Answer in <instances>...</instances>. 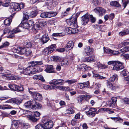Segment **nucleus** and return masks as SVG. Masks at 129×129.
Instances as JSON below:
<instances>
[{
	"instance_id": "obj_1",
	"label": "nucleus",
	"mask_w": 129,
	"mask_h": 129,
	"mask_svg": "<svg viewBox=\"0 0 129 129\" xmlns=\"http://www.w3.org/2000/svg\"><path fill=\"white\" fill-rule=\"evenodd\" d=\"M78 16L77 14H74L72 15L71 18L67 20V23L68 25L71 26L72 27L74 28L72 29L71 27L67 28L66 30L67 33L69 34H74L77 32L76 31L77 29H75V28L78 27L77 25V20Z\"/></svg>"
},
{
	"instance_id": "obj_2",
	"label": "nucleus",
	"mask_w": 129,
	"mask_h": 129,
	"mask_svg": "<svg viewBox=\"0 0 129 129\" xmlns=\"http://www.w3.org/2000/svg\"><path fill=\"white\" fill-rule=\"evenodd\" d=\"M42 122L44 124L45 129H49L53 126L52 122L46 117L43 118L42 120Z\"/></svg>"
},
{
	"instance_id": "obj_3",
	"label": "nucleus",
	"mask_w": 129,
	"mask_h": 129,
	"mask_svg": "<svg viewBox=\"0 0 129 129\" xmlns=\"http://www.w3.org/2000/svg\"><path fill=\"white\" fill-rule=\"evenodd\" d=\"M11 8L10 9V11L11 12L13 11H18L20 10L21 9L24 8V3H21L19 4L17 3H13L12 5Z\"/></svg>"
},
{
	"instance_id": "obj_4",
	"label": "nucleus",
	"mask_w": 129,
	"mask_h": 129,
	"mask_svg": "<svg viewBox=\"0 0 129 129\" xmlns=\"http://www.w3.org/2000/svg\"><path fill=\"white\" fill-rule=\"evenodd\" d=\"M57 14L55 12H45L41 14L40 16L43 18H50L55 16Z\"/></svg>"
},
{
	"instance_id": "obj_5",
	"label": "nucleus",
	"mask_w": 129,
	"mask_h": 129,
	"mask_svg": "<svg viewBox=\"0 0 129 129\" xmlns=\"http://www.w3.org/2000/svg\"><path fill=\"white\" fill-rule=\"evenodd\" d=\"M40 115V113L37 111L34 112V114L31 115H27L26 117L30 121L35 122L37 121L38 119L35 117H39Z\"/></svg>"
},
{
	"instance_id": "obj_6",
	"label": "nucleus",
	"mask_w": 129,
	"mask_h": 129,
	"mask_svg": "<svg viewBox=\"0 0 129 129\" xmlns=\"http://www.w3.org/2000/svg\"><path fill=\"white\" fill-rule=\"evenodd\" d=\"M55 45H52L48 47L45 48L43 50V53L45 55L50 54L55 50Z\"/></svg>"
},
{
	"instance_id": "obj_7",
	"label": "nucleus",
	"mask_w": 129,
	"mask_h": 129,
	"mask_svg": "<svg viewBox=\"0 0 129 129\" xmlns=\"http://www.w3.org/2000/svg\"><path fill=\"white\" fill-rule=\"evenodd\" d=\"M64 80L61 79H53L50 81L49 82L50 84H52L54 85H62Z\"/></svg>"
},
{
	"instance_id": "obj_8",
	"label": "nucleus",
	"mask_w": 129,
	"mask_h": 129,
	"mask_svg": "<svg viewBox=\"0 0 129 129\" xmlns=\"http://www.w3.org/2000/svg\"><path fill=\"white\" fill-rule=\"evenodd\" d=\"M94 11L97 13H98L99 15H102L104 14L106 10L103 8L100 7H97L94 10Z\"/></svg>"
},
{
	"instance_id": "obj_9",
	"label": "nucleus",
	"mask_w": 129,
	"mask_h": 129,
	"mask_svg": "<svg viewBox=\"0 0 129 129\" xmlns=\"http://www.w3.org/2000/svg\"><path fill=\"white\" fill-rule=\"evenodd\" d=\"M123 68L124 67L122 66V63L119 61H117L114 66L113 69L118 71Z\"/></svg>"
},
{
	"instance_id": "obj_10",
	"label": "nucleus",
	"mask_w": 129,
	"mask_h": 129,
	"mask_svg": "<svg viewBox=\"0 0 129 129\" xmlns=\"http://www.w3.org/2000/svg\"><path fill=\"white\" fill-rule=\"evenodd\" d=\"M96 110L95 108H90L88 111L86 112V114L88 116L90 117H93L95 115V112L96 111Z\"/></svg>"
},
{
	"instance_id": "obj_11",
	"label": "nucleus",
	"mask_w": 129,
	"mask_h": 129,
	"mask_svg": "<svg viewBox=\"0 0 129 129\" xmlns=\"http://www.w3.org/2000/svg\"><path fill=\"white\" fill-rule=\"evenodd\" d=\"M26 49L25 47H20L17 48V49L16 48L14 51V52L20 54H24L25 52Z\"/></svg>"
},
{
	"instance_id": "obj_12",
	"label": "nucleus",
	"mask_w": 129,
	"mask_h": 129,
	"mask_svg": "<svg viewBox=\"0 0 129 129\" xmlns=\"http://www.w3.org/2000/svg\"><path fill=\"white\" fill-rule=\"evenodd\" d=\"M107 86L109 88L112 90H115L117 89L119 87L118 84H116L112 83L108 81Z\"/></svg>"
},
{
	"instance_id": "obj_13",
	"label": "nucleus",
	"mask_w": 129,
	"mask_h": 129,
	"mask_svg": "<svg viewBox=\"0 0 129 129\" xmlns=\"http://www.w3.org/2000/svg\"><path fill=\"white\" fill-rule=\"evenodd\" d=\"M93 50L90 48L89 46H87L85 49L83 53V55L85 56L89 55L93 52Z\"/></svg>"
},
{
	"instance_id": "obj_14",
	"label": "nucleus",
	"mask_w": 129,
	"mask_h": 129,
	"mask_svg": "<svg viewBox=\"0 0 129 129\" xmlns=\"http://www.w3.org/2000/svg\"><path fill=\"white\" fill-rule=\"evenodd\" d=\"M82 24V25H86L89 21V16L87 14H86L83 16L81 18Z\"/></svg>"
},
{
	"instance_id": "obj_15",
	"label": "nucleus",
	"mask_w": 129,
	"mask_h": 129,
	"mask_svg": "<svg viewBox=\"0 0 129 129\" xmlns=\"http://www.w3.org/2000/svg\"><path fill=\"white\" fill-rule=\"evenodd\" d=\"M74 43L72 41H69L66 44L65 48L66 49V51L70 50L72 49L74 47Z\"/></svg>"
},
{
	"instance_id": "obj_16",
	"label": "nucleus",
	"mask_w": 129,
	"mask_h": 129,
	"mask_svg": "<svg viewBox=\"0 0 129 129\" xmlns=\"http://www.w3.org/2000/svg\"><path fill=\"white\" fill-rule=\"evenodd\" d=\"M49 40V38L48 35L46 34H44L41 39H39L41 42V44H43L46 43Z\"/></svg>"
},
{
	"instance_id": "obj_17",
	"label": "nucleus",
	"mask_w": 129,
	"mask_h": 129,
	"mask_svg": "<svg viewBox=\"0 0 129 129\" xmlns=\"http://www.w3.org/2000/svg\"><path fill=\"white\" fill-rule=\"evenodd\" d=\"M43 63L42 61H33L30 62L29 66L31 68L34 67L38 65H41L43 64Z\"/></svg>"
},
{
	"instance_id": "obj_18",
	"label": "nucleus",
	"mask_w": 129,
	"mask_h": 129,
	"mask_svg": "<svg viewBox=\"0 0 129 129\" xmlns=\"http://www.w3.org/2000/svg\"><path fill=\"white\" fill-rule=\"evenodd\" d=\"M35 100H31L25 103L24 105V106L26 108H30L31 109L33 105H34V103H35Z\"/></svg>"
},
{
	"instance_id": "obj_19",
	"label": "nucleus",
	"mask_w": 129,
	"mask_h": 129,
	"mask_svg": "<svg viewBox=\"0 0 129 129\" xmlns=\"http://www.w3.org/2000/svg\"><path fill=\"white\" fill-rule=\"evenodd\" d=\"M104 52L105 53H111L113 55H118L119 53L118 51H115L112 50L111 49H105V47L104 48Z\"/></svg>"
},
{
	"instance_id": "obj_20",
	"label": "nucleus",
	"mask_w": 129,
	"mask_h": 129,
	"mask_svg": "<svg viewBox=\"0 0 129 129\" xmlns=\"http://www.w3.org/2000/svg\"><path fill=\"white\" fill-rule=\"evenodd\" d=\"M2 77L4 79H5L14 80L15 79V78L12 76L11 74L7 73L2 75Z\"/></svg>"
},
{
	"instance_id": "obj_21",
	"label": "nucleus",
	"mask_w": 129,
	"mask_h": 129,
	"mask_svg": "<svg viewBox=\"0 0 129 129\" xmlns=\"http://www.w3.org/2000/svg\"><path fill=\"white\" fill-rule=\"evenodd\" d=\"M94 58L95 56H90L88 57L83 58V60L84 62H94Z\"/></svg>"
},
{
	"instance_id": "obj_22",
	"label": "nucleus",
	"mask_w": 129,
	"mask_h": 129,
	"mask_svg": "<svg viewBox=\"0 0 129 129\" xmlns=\"http://www.w3.org/2000/svg\"><path fill=\"white\" fill-rule=\"evenodd\" d=\"M33 96L34 99V100L41 101L43 99V97L42 95L37 92Z\"/></svg>"
},
{
	"instance_id": "obj_23",
	"label": "nucleus",
	"mask_w": 129,
	"mask_h": 129,
	"mask_svg": "<svg viewBox=\"0 0 129 129\" xmlns=\"http://www.w3.org/2000/svg\"><path fill=\"white\" fill-rule=\"evenodd\" d=\"M35 103H34V105H33L31 107V109L34 110H36L37 109H41L42 107L41 105L37 102L35 100Z\"/></svg>"
},
{
	"instance_id": "obj_24",
	"label": "nucleus",
	"mask_w": 129,
	"mask_h": 129,
	"mask_svg": "<svg viewBox=\"0 0 129 129\" xmlns=\"http://www.w3.org/2000/svg\"><path fill=\"white\" fill-rule=\"evenodd\" d=\"M31 68L29 66L27 68L24 69L22 72V74H23L26 75H29L31 74V71H30Z\"/></svg>"
},
{
	"instance_id": "obj_25",
	"label": "nucleus",
	"mask_w": 129,
	"mask_h": 129,
	"mask_svg": "<svg viewBox=\"0 0 129 129\" xmlns=\"http://www.w3.org/2000/svg\"><path fill=\"white\" fill-rule=\"evenodd\" d=\"M45 70L48 73L54 72L53 67L52 65H48Z\"/></svg>"
},
{
	"instance_id": "obj_26",
	"label": "nucleus",
	"mask_w": 129,
	"mask_h": 129,
	"mask_svg": "<svg viewBox=\"0 0 129 129\" xmlns=\"http://www.w3.org/2000/svg\"><path fill=\"white\" fill-rule=\"evenodd\" d=\"M27 21H25V20H22V21L21 22L22 23L21 26L23 28L27 29L29 27L27 22Z\"/></svg>"
},
{
	"instance_id": "obj_27",
	"label": "nucleus",
	"mask_w": 129,
	"mask_h": 129,
	"mask_svg": "<svg viewBox=\"0 0 129 129\" xmlns=\"http://www.w3.org/2000/svg\"><path fill=\"white\" fill-rule=\"evenodd\" d=\"M20 123V122L19 121L14 120L12 122L11 126L16 129L18 127V125Z\"/></svg>"
},
{
	"instance_id": "obj_28",
	"label": "nucleus",
	"mask_w": 129,
	"mask_h": 129,
	"mask_svg": "<svg viewBox=\"0 0 129 129\" xmlns=\"http://www.w3.org/2000/svg\"><path fill=\"white\" fill-rule=\"evenodd\" d=\"M106 104L107 106L110 107H115L116 106L115 102H113L112 101H108L106 102Z\"/></svg>"
},
{
	"instance_id": "obj_29",
	"label": "nucleus",
	"mask_w": 129,
	"mask_h": 129,
	"mask_svg": "<svg viewBox=\"0 0 129 129\" xmlns=\"http://www.w3.org/2000/svg\"><path fill=\"white\" fill-rule=\"evenodd\" d=\"M43 70L42 69L40 70H38L36 68L34 67H32L30 69V71H31V74H33L38 72H40L42 71Z\"/></svg>"
},
{
	"instance_id": "obj_30",
	"label": "nucleus",
	"mask_w": 129,
	"mask_h": 129,
	"mask_svg": "<svg viewBox=\"0 0 129 129\" xmlns=\"http://www.w3.org/2000/svg\"><path fill=\"white\" fill-rule=\"evenodd\" d=\"M64 35L65 34L63 33H54L52 34V36L56 37L58 36L59 37H61L64 36Z\"/></svg>"
},
{
	"instance_id": "obj_31",
	"label": "nucleus",
	"mask_w": 129,
	"mask_h": 129,
	"mask_svg": "<svg viewBox=\"0 0 129 129\" xmlns=\"http://www.w3.org/2000/svg\"><path fill=\"white\" fill-rule=\"evenodd\" d=\"M86 97H87L86 95H81L77 97V99L79 102L80 103Z\"/></svg>"
},
{
	"instance_id": "obj_32",
	"label": "nucleus",
	"mask_w": 129,
	"mask_h": 129,
	"mask_svg": "<svg viewBox=\"0 0 129 129\" xmlns=\"http://www.w3.org/2000/svg\"><path fill=\"white\" fill-rule=\"evenodd\" d=\"M97 66L99 68L101 69H105L108 68L107 65L101 64L99 62L97 63Z\"/></svg>"
},
{
	"instance_id": "obj_33",
	"label": "nucleus",
	"mask_w": 129,
	"mask_h": 129,
	"mask_svg": "<svg viewBox=\"0 0 129 129\" xmlns=\"http://www.w3.org/2000/svg\"><path fill=\"white\" fill-rule=\"evenodd\" d=\"M36 90V89H35L31 88H28L29 92L30 94L33 96L37 92L35 91Z\"/></svg>"
},
{
	"instance_id": "obj_34",
	"label": "nucleus",
	"mask_w": 129,
	"mask_h": 129,
	"mask_svg": "<svg viewBox=\"0 0 129 129\" xmlns=\"http://www.w3.org/2000/svg\"><path fill=\"white\" fill-rule=\"evenodd\" d=\"M44 124L39 123L35 126L36 129H45Z\"/></svg>"
},
{
	"instance_id": "obj_35",
	"label": "nucleus",
	"mask_w": 129,
	"mask_h": 129,
	"mask_svg": "<svg viewBox=\"0 0 129 129\" xmlns=\"http://www.w3.org/2000/svg\"><path fill=\"white\" fill-rule=\"evenodd\" d=\"M118 79V76L116 75H115L110 78L109 80L110 81L113 82L114 81H117Z\"/></svg>"
},
{
	"instance_id": "obj_36",
	"label": "nucleus",
	"mask_w": 129,
	"mask_h": 129,
	"mask_svg": "<svg viewBox=\"0 0 129 129\" xmlns=\"http://www.w3.org/2000/svg\"><path fill=\"white\" fill-rule=\"evenodd\" d=\"M12 20L11 19L9 18L5 19L4 21V23L6 26H9Z\"/></svg>"
},
{
	"instance_id": "obj_37",
	"label": "nucleus",
	"mask_w": 129,
	"mask_h": 129,
	"mask_svg": "<svg viewBox=\"0 0 129 129\" xmlns=\"http://www.w3.org/2000/svg\"><path fill=\"white\" fill-rule=\"evenodd\" d=\"M110 5L111 6L116 7H119L120 6L118 2L117 1H113L110 3Z\"/></svg>"
},
{
	"instance_id": "obj_38",
	"label": "nucleus",
	"mask_w": 129,
	"mask_h": 129,
	"mask_svg": "<svg viewBox=\"0 0 129 129\" xmlns=\"http://www.w3.org/2000/svg\"><path fill=\"white\" fill-rule=\"evenodd\" d=\"M23 17L22 20H25V21H27L29 17L28 15L27 12H23Z\"/></svg>"
},
{
	"instance_id": "obj_39",
	"label": "nucleus",
	"mask_w": 129,
	"mask_h": 129,
	"mask_svg": "<svg viewBox=\"0 0 129 129\" xmlns=\"http://www.w3.org/2000/svg\"><path fill=\"white\" fill-rule=\"evenodd\" d=\"M121 74L124 76H129V73L126 69L123 70L121 72Z\"/></svg>"
},
{
	"instance_id": "obj_40",
	"label": "nucleus",
	"mask_w": 129,
	"mask_h": 129,
	"mask_svg": "<svg viewBox=\"0 0 129 129\" xmlns=\"http://www.w3.org/2000/svg\"><path fill=\"white\" fill-rule=\"evenodd\" d=\"M20 31V30L18 28H16L12 30V31H9V33L10 34H14Z\"/></svg>"
},
{
	"instance_id": "obj_41",
	"label": "nucleus",
	"mask_w": 129,
	"mask_h": 129,
	"mask_svg": "<svg viewBox=\"0 0 129 129\" xmlns=\"http://www.w3.org/2000/svg\"><path fill=\"white\" fill-rule=\"evenodd\" d=\"M8 86L9 88L12 90L16 91V87H17V85L14 84H11L9 85Z\"/></svg>"
},
{
	"instance_id": "obj_42",
	"label": "nucleus",
	"mask_w": 129,
	"mask_h": 129,
	"mask_svg": "<svg viewBox=\"0 0 129 129\" xmlns=\"http://www.w3.org/2000/svg\"><path fill=\"white\" fill-rule=\"evenodd\" d=\"M111 118L114 120L115 122L118 121L121 122L123 121V119L120 117H111Z\"/></svg>"
},
{
	"instance_id": "obj_43",
	"label": "nucleus",
	"mask_w": 129,
	"mask_h": 129,
	"mask_svg": "<svg viewBox=\"0 0 129 129\" xmlns=\"http://www.w3.org/2000/svg\"><path fill=\"white\" fill-rule=\"evenodd\" d=\"M120 51L122 52H125L129 51V46L124 47L120 49Z\"/></svg>"
},
{
	"instance_id": "obj_44",
	"label": "nucleus",
	"mask_w": 129,
	"mask_h": 129,
	"mask_svg": "<svg viewBox=\"0 0 129 129\" xmlns=\"http://www.w3.org/2000/svg\"><path fill=\"white\" fill-rule=\"evenodd\" d=\"M60 88V90L69 91H70V88L68 86H61Z\"/></svg>"
},
{
	"instance_id": "obj_45",
	"label": "nucleus",
	"mask_w": 129,
	"mask_h": 129,
	"mask_svg": "<svg viewBox=\"0 0 129 129\" xmlns=\"http://www.w3.org/2000/svg\"><path fill=\"white\" fill-rule=\"evenodd\" d=\"M111 110V109L108 108H102L99 110V112H103L104 111L105 112L109 111Z\"/></svg>"
},
{
	"instance_id": "obj_46",
	"label": "nucleus",
	"mask_w": 129,
	"mask_h": 129,
	"mask_svg": "<svg viewBox=\"0 0 129 129\" xmlns=\"http://www.w3.org/2000/svg\"><path fill=\"white\" fill-rule=\"evenodd\" d=\"M78 123L77 120L76 119L74 118L71 121V124L73 126L76 125Z\"/></svg>"
},
{
	"instance_id": "obj_47",
	"label": "nucleus",
	"mask_w": 129,
	"mask_h": 129,
	"mask_svg": "<svg viewBox=\"0 0 129 129\" xmlns=\"http://www.w3.org/2000/svg\"><path fill=\"white\" fill-rule=\"evenodd\" d=\"M38 12L36 11H33L30 12V16L31 17H35L37 15Z\"/></svg>"
},
{
	"instance_id": "obj_48",
	"label": "nucleus",
	"mask_w": 129,
	"mask_h": 129,
	"mask_svg": "<svg viewBox=\"0 0 129 129\" xmlns=\"http://www.w3.org/2000/svg\"><path fill=\"white\" fill-rule=\"evenodd\" d=\"M24 46L26 48H30L32 46L31 43L29 42H25L24 44Z\"/></svg>"
},
{
	"instance_id": "obj_49",
	"label": "nucleus",
	"mask_w": 129,
	"mask_h": 129,
	"mask_svg": "<svg viewBox=\"0 0 129 129\" xmlns=\"http://www.w3.org/2000/svg\"><path fill=\"white\" fill-rule=\"evenodd\" d=\"M23 90V88L22 85H17L16 87V90L18 91H22Z\"/></svg>"
},
{
	"instance_id": "obj_50",
	"label": "nucleus",
	"mask_w": 129,
	"mask_h": 129,
	"mask_svg": "<svg viewBox=\"0 0 129 129\" xmlns=\"http://www.w3.org/2000/svg\"><path fill=\"white\" fill-rule=\"evenodd\" d=\"M76 82V81L75 79L68 80L65 81L66 82L68 83L69 85L71 84Z\"/></svg>"
},
{
	"instance_id": "obj_51",
	"label": "nucleus",
	"mask_w": 129,
	"mask_h": 129,
	"mask_svg": "<svg viewBox=\"0 0 129 129\" xmlns=\"http://www.w3.org/2000/svg\"><path fill=\"white\" fill-rule=\"evenodd\" d=\"M12 108V107L10 105H3L2 110L11 109Z\"/></svg>"
},
{
	"instance_id": "obj_52",
	"label": "nucleus",
	"mask_w": 129,
	"mask_h": 129,
	"mask_svg": "<svg viewBox=\"0 0 129 129\" xmlns=\"http://www.w3.org/2000/svg\"><path fill=\"white\" fill-rule=\"evenodd\" d=\"M24 55L26 56L29 55L31 53V50L29 48H26Z\"/></svg>"
},
{
	"instance_id": "obj_53",
	"label": "nucleus",
	"mask_w": 129,
	"mask_h": 129,
	"mask_svg": "<svg viewBox=\"0 0 129 129\" xmlns=\"http://www.w3.org/2000/svg\"><path fill=\"white\" fill-rule=\"evenodd\" d=\"M52 58L53 60L56 62H57L60 60V57L57 56H53Z\"/></svg>"
},
{
	"instance_id": "obj_54",
	"label": "nucleus",
	"mask_w": 129,
	"mask_h": 129,
	"mask_svg": "<svg viewBox=\"0 0 129 129\" xmlns=\"http://www.w3.org/2000/svg\"><path fill=\"white\" fill-rule=\"evenodd\" d=\"M120 56L123 57L125 59H127L129 58V54H126L125 53H122L121 54Z\"/></svg>"
},
{
	"instance_id": "obj_55",
	"label": "nucleus",
	"mask_w": 129,
	"mask_h": 129,
	"mask_svg": "<svg viewBox=\"0 0 129 129\" xmlns=\"http://www.w3.org/2000/svg\"><path fill=\"white\" fill-rule=\"evenodd\" d=\"M91 1L94 4L95 6L99 5L100 3V1L99 0H92Z\"/></svg>"
},
{
	"instance_id": "obj_56",
	"label": "nucleus",
	"mask_w": 129,
	"mask_h": 129,
	"mask_svg": "<svg viewBox=\"0 0 129 129\" xmlns=\"http://www.w3.org/2000/svg\"><path fill=\"white\" fill-rule=\"evenodd\" d=\"M10 0H7V2L3 4L2 6L5 7H8L9 5V4L10 2Z\"/></svg>"
},
{
	"instance_id": "obj_57",
	"label": "nucleus",
	"mask_w": 129,
	"mask_h": 129,
	"mask_svg": "<svg viewBox=\"0 0 129 129\" xmlns=\"http://www.w3.org/2000/svg\"><path fill=\"white\" fill-rule=\"evenodd\" d=\"M90 18L91 22L92 23L94 22L96 20V18L94 17L92 15H90Z\"/></svg>"
},
{
	"instance_id": "obj_58",
	"label": "nucleus",
	"mask_w": 129,
	"mask_h": 129,
	"mask_svg": "<svg viewBox=\"0 0 129 129\" xmlns=\"http://www.w3.org/2000/svg\"><path fill=\"white\" fill-rule=\"evenodd\" d=\"M67 113L68 114H72L74 113V111L72 109L70 108L68 109L67 111Z\"/></svg>"
},
{
	"instance_id": "obj_59",
	"label": "nucleus",
	"mask_w": 129,
	"mask_h": 129,
	"mask_svg": "<svg viewBox=\"0 0 129 129\" xmlns=\"http://www.w3.org/2000/svg\"><path fill=\"white\" fill-rule=\"evenodd\" d=\"M78 87L81 89H82L84 88L83 83H80L78 84Z\"/></svg>"
},
{
	"instance_id": "obj_60",
	"label": "nucleus",
	"mask_w": 129,
	"mask_h": 129,
	"mask_svg": "<svg viewBox=\"0 0 129 129\" xmlns=\"http://www.w3.org/2000/svg\"><path fill=\"white\" fill-rule=\"evenodd\" d=\"M66 49L65 47L64 48H62L57 49L56 50L57 51H58V52H62L64 51H66Z\"/></svg>"
},
{
	"instance_id": "obj_61",
	"label": "nucleus",
	"mask_w": 129,
	"mask_h": 129,
	"mask_svg": "<svg viewBox=\"0 0 129 129\" xmlns=\"http://www.w3.org/2000/svg\"><path fill=\"white\" fill-rule=\"evenodd\" d=\"M123 2V6L124 7V9L126 6L129 3V0H127Z\"/></svg>"
},
{
	"instance_id": "obj_62",
	"label": "nucleus",
	"mask_w": 129,
	"mask_h": 129,
	"mask_svg": "<svg viewBox=\"0 0 129 129\" xmlns=\"http://www.w3.org/2000/svg\"><path fill=\"white\" fill-rule=\"evenodd\" d=\"M27 23L29 27L34 25L33 21L32 20H29L28 21Z\"/></svg>"
},
{
	"instance_id": "obj_63",
	"label": "nucleus",
	"mask_w": 129,
	"mask_h": 129,
	"mask_svg": "<svg viewBox=\"0 0 129 129\" xmlns=\"http://www.w3.org/2000/svg\"><path fill=\"white\" fill-rule=\"evenodd\" d=\"M68 60L67 59H64L62 62L61 64H68Z\"/></svg>"
},
{
	"instance_id": "obj_64",
	"label": "nucleus",
	"mask_w": 129,
	"mask_h": 129,
	"mask_svg": "<svg viewBox=\"0 0 129 129\" xmlns=\"http://www.w3.org/2000/svg\"><path fill=\"white\" fill-rule=\"evenodd\" d=\"M38 79L41 80V81L43 82L45 81L44 77L42 75H38Z\"/></svg>"
}]
</instances>
